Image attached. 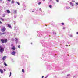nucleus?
Instances as JSON below:
<instances>
[{
    "instance_id": "f257e3e1",
    "label": "nucleus",
    "mask_w": 78,
    "mask_h": 78,
    "mask_svg": "<svg viewBox=\"0 0 78 78\" xmlns=\"http://www.w3.org/2000/svg\"><path fill=\"white\" fill-rule=\"evenodd\" d=\"M4 51V48L3 47L2 48V46L0 45V52L2 53Z\"/></svg>"
},
{
    "instance_id": "f03ea898",
    "label": "nucleus",
    "mask_w": 78,
    "mask_h": 78,
    "mask_svg": "<svg viewBox=\"0 0 78 78\" xmlns=\"http://www.w3.org/2000/svg\"><path fill=\"white\" fill-rule=\"evenodd\" d=\"M0 41L2 43H6L7 42V39L5 40L1 39Z\"/></svg>"
},
{
    "instance_id": "7ed1b4c3",
    "label": "nucleus",
    "mask_w": 78,
    "mask_h": 78,
    "mask_svg": "<svg viewBox=\"0 0 78 78\" xmlns=\"http://www.w3.org/2000/svg\"><path fill=\"white\" fill-rule=\"evenodd\" d=\"M6 30V28L5 27H3L2 29H1V31L2 32H4Z\"/></svg>"
},
{
    "instance_id": "20e7f679",
    "label": "nucleus",
    "mask_w": 78,
    "mask_h": 78,
    "mask_svg": "<svg viewBox=\"0 0 78 78\" xmlns=\"http://www.w3.org/2000/svg\"><path fill=\"white\" fill-rule=\"evenodd\" d=\"M11 49H12V50H16V47L14 46H13V47L11 48Z\"/></svg>"
},
{
    "instance_id": "39448f33",
    "label": "nucleus",
    "mask_w": 78,
    "mask_h": 78,
    "mask_svg": "<svg viewBox=\"0 0 78 78\" xmlns=\"http://www.w3.org/2000/svg\"><path fill=\"white\" fill-rule=\"evenodd\" d=\"M6 56H4L3 57V58H2V60H3V61H5V59H6Z\"/></svg>"
},
{
    "instance_id": "423d86ee",
    "label": "nucleus",
    "mask_w": 78,
    "mask_h": 78,
    "mask_svg": "<svg viewBox=\"0 0 78 78\" xmlns=\"http://www.w3.org/2000/svg\"><path fill=\"white\" fill-rule=\"evenodd\" d=\"M69 4L70 5H71L72 6H74V4H73V3H72V2H70V3H69Z\"/></svg>"
},
{
    "instance_id": "0eeeda50",
    "label": "nucleus",
    "mask_w": 78,
    "mask_h": 78,
    "mask_svg": "<svg viewBox=\"0 0 78 78\" xmlns=\"http://www.w3.org/2000/svg\"><path fill=\"white\" fill-rule=\"evenodd\" d=\"M16 54V52L15 51H13L12 53H11V54L12 55H14Z\"/></svg>"
},
{
    "instance_id": "6e6552de",
    "label": "nucleus",
    "mask_w": 78,
    "mask_h": 78,
    "mask_svg": "<svg viewBox=\"0 0 78 78\" xmlns=\"http://www.w3.org/2000/svg\"><path fill=\"white\" fill-rule=\"evenodd\" d=\"M7 11L8 13H11V12L10 11L8 10H7Z\"/></svg>"
},
{
    "instance_id": "1a4fd4ad",
    "label": "nucleus",
    "mask_w": 78,
    "mask_h": 78,
    "mask_svg": "<svg viewBox=\"0 0 78 78\" xmlns=\"http://www.w3.org/2000/svg\"><path fill=\"white\" fill-rule=\"evenodd\" d=\"M0 20H1L3 22L4 21V19L2 18H0Z\"/></svg>"
},
{
    "instance_id": "9d476101",
    "label": "nucleus",
    "mask_w": 78,
    "mask_h": 78,
    "mask_svg": "<svg viewBox=\"0 0 78 78\" xmlns=\"http://www.w3.org/2000/svg\"><path fill=\"white\" fill-rule=\"evenodd\" d=\"M0 72L1 73H3V70H2V69H0Z\"/></svg>"
},
{
    "instance_id": "9b49d317",
    "label": "nucleus",
    "mask_w": 78,
    "mask_h": 78,
    "mask_svg": "<svg viewBox=\"0 0 78 78\" xmlns=\"http://www.w3.org/2000/svg\"><path fill=\"white\" fill-rule=\"evenodd\" d=\"M8 26L9 28H11L12 27V26L10 24H8Z\"/></svg>"
},
{
    "instance_id": "f8f14e48",
    "label": "nucleus",
    "mask_w": 78,
    "mask_h": 78,
    "mask_svg": "<svg viewBox=\"0 0 78 78\" xmlns=\"http://www.w3.org/2000/svg\"><path fill=\"white\" fill-rule=\"evenodd\" d=\"M17 13V10H14V13Z\"/></svg>"
},
{
    "instance_id": "ddd939ff",
    "label": "nucleus",
    "mask_w": 78,
    "mask_h": 78,
    "mask_svg": "<svg viewBox=\"0 0 78 78\" xmlns=\"http://www.w3.org/2000/svg\"><path fill=\"white\" fill-rule=\"evenodd\" d=\"M4 65L5 66H7V64H6V63L5 62H4Z\"/></svg>"
},
{
    "instance_id": "4468645a",
    "label": "nucleus",
    "mask_w": 78,
    "mask_h": 78,
    "mask_svg": "<svg viewBox=\"0 0 78 78\" xmlns=\"http://www.w3.org/2000/svg\"><path fill=\"white\" fill-rule=\"evenodd\" d=\"M16 3H17L18 4L19 6H20V4L18 2H16Z\"/></svg>"
},
{
    "instance_id": "2eb2a0df",
    "label": "nucleus",
    "mask_w": 78,
    "mask_h": 78,
    "mask_svg": "<svg viewBox=\"0 0 78 78\" xmlns=\"http://www.w3.org/2000/svg\"><path fill=\"white\" fill-rule=\"evenodd\" d=\"M14 3V2L13 1H11V4H12Z\"/></svg>"
},
{
    "instance_id": "dca6fc26",
    "label": "nucleus",
    "mask_w": 78,
    "mask_h": 78,
    "mask_svg": "<svg viewBox=\"0 0 78 78\" xmlns=\"http://www.w3.org/2000/svg\"><path fill=\"white\" fill-rule=\"evenodd\" d=\"M11 75H12V72H11L10 73L9 77H10Z\"/></svg>"
},
{
    "instance_id": "f3484780",
    "label": "nucleus",
    "mask_w": 78,
    "mask_h": 78,
    "mask_svg": "<svg viewBox=\"0 0 78 78\" xmlns=\"http://www.w3.org/2000/svg\"><path fill=\"white\" fill-rule=\"evenodd\" d=\"M49 8H51L52 7V6L51 5H49Z\"/></svg>"
},
{
    "instance_id": "a211bd4d",
    "label": "nucleus",
    "mask_w": 78,
    "mask_h": 78,
    "mask_svg": "<svg viewBox=\"0 0 78 78\" xmlns=\"http://www.w3.org/2000/svg\"><path fill=\"white\" fill-rule=\"evenodd\" d=\"M22 72L24 73V72H25L24 69H22Z\"/></svg>"
},
{
    "instance_id": "6ab92c4d",
    "label": "nucleus",
    "mask_w": 78,
    "mask_h": 78,
    "mask_svg": "<svg viewBox=\"0 0 78 78\" xmlns=\"http://www.w3.org/2000/svg\"><path fill=\"white\" fill-rule=\"evenodd\" d=\"M61 24H62V25H64V23H62Z\"/></svg>"
},
{
    "instance_id": "aec40b11",
    "label": "nucleus",
    "mask_w": 78,
    "mask_h": 78,
    "mask_svg": "<svg viewBox=\"0 0 78 78\" xmlns=\"http://www.w3.org/2000/svg\"><path fill=\"white\" fill-rule=\"evenodd\" d=\"M11 47H12V46L13 47L14 46H13V44H11Z\"/></svg>"
},
{
    "instance_id": "412c9836",
    "label": "nucleus",
    "mask_w": 78,
    "mask_h": 78,
    "mask_svg": "<svg viewBox=\"0 0 78 78\" xmlns=\"http://www.w3.org/2000/svg\"><path fill=\"white\" fill-rule=\"evenodd\" d=\"M76 4L77 5H78V3L77 2V3H76Z\"/></svg>"
},
{
    "instance_id": "4be33fe9",
    "label": "nucleus",
    "mask_w": 78,
    "mask_h": 78,
    "mask_svg": "<svg viewBox=\"0 0 78 78\" xmlns=\"http://www.w3.org/2000/svg\"><path fill=\"white\" fill-rule=\"evenodd\" d=\"M5 16V15H4L3 16H2V17H4Z\"/></svg>"
},
{
    "instance_id": "5701e85b",
    "label": "nucleus",
    "mask_w": 78,
    "mask_h": 78,
    "mask_svg": "<svg viewBox=\"0 0 78 78\" xmlns=\"http://www.w3.org/2000/svg\"><path fill=\"white\" fill-rule=\"evenodd\" d=\"M41 4V2H40L38 3V5H40Z\"/></svg>"
},
{
    "instance_id": "b1692460",
    "label": "nucleus",
    "mask_w": 78,
    "mask_h": 78,
    "mask_svg": "<svg viewBox=\"0 0 78 78\" xmlns=\"http://www.w3.org/2000/svg\"><path fill=\"white\" fill-rule=\"evenodd\" d=\"M2 22L0 20V24H2Z\"/></svg>"
},
{
    "instance_id": "393cba45",
    "label": "nucleus",
    "mask_w": 78,
    "mask_h": 78,
    "mask_svg": "<svg viewBox=\"0 0 78 78\" xmlns=\"http://www.w3.org/2000/svg\"><path fill=\"white\" fill-rule=\"evenodd\" d=\"M56 1L58 2H59V0H56Z\"/></svg>"
},
{
    "instance_id": "a878e982",
    "label": "nucleus",
    "mask_w": 78,
    "mask_h": 78,
    "mask_svg": "<svg viewBox=\"0 0 78 78\" xmlns=\"http://www.w3.org/2000/svg\"><path fill=\"white\" fill-rule=\"evenodd\" d=\"M20 45H19V46H18V48H20Z\"/></svg>"
},
{
    "instance_id": "bb28decb",
    "label": "nucleus",
    "mask_w": 78,
    "mask_h": 78,
    "mask_svg": "<svg viewBox=\"0 0 78 78\" xmlns=\"http://www.w3.org/2000/svg\"><path fill=\"white\" fill-rule=\"evenodd\" d=\"M5 34V33L4 32V33H2V34Z\"/></svg>"
},
{
    "instance_id": "cd10ccee",
    "label": "nucleus",
    "mask_w": 78,
    "mask_h": 78,
    "mask_svg": "<svg viewBox=\"0 0 78 78\" xmlns=\"http://www.w3.org/2000/svg\"><path fill=\"white\" fill-rule=\"evenodd\" d=\"M8 1L10 2L11 1V0H7Z\"/></svg>"
},
{
    "instance_id": "c85d7f7f",
    "label": "nucleus",
    "mask_w": 78,
    "mask_h": 78,
    "mask_svg": "<svg viewBox=\"0 0 78 78\" xmlns=\"http://www.w3.org/2000/svg\"><path fill=\"white\" fill-rule=\"evenodd\" d=\"M49 1H50V2H51V1H52V0H49Z\"/></svg>"
},
{
    "instance_id": "c756f323",
    "label": "nucleus",
    "mask_w": 78,
    "mask_h": 78,
    "mask_svg": "<svg viewBox=\"0 0 78 78\" xmlns=\"http://www.w3.org/2000/svg\"><path fill=\"white\" fill-rule=\"evenodd\" d=\"M42 78H44V76H42Z\"/></svg>"
},
{
    "instance_id": "7c9ffc66",
    "label": "nucleus",
    "mask_w": 78,
    "mask_h": 78,
    "mask_svg": "<svg viewBox=\"0 0 78 78\" xmlns=\"http://www.w3.org/2000/svg\"><path fill=\"white\" fill-rule=\"evenodd\" d=\"M76 34H78V32H77Z\"/></svg>"
},
{
    "instance_id": "2f4dec72",
    "label": "nucleus",
    "mask_w": 78,
    "mask_h": 78,
    "mask_svg": "<svg viewBox=\"0 0 78 78\" xmlns=\"http://www.w3.org/2000/svg\"><path fill=\"white\" fill-rule=\"evenodd\" d=\"M40 10L41 11V9H40Z\"/></svg>"
},
{
    "instance_id": "473e14b6",
    "label": "nucleus",
    "mask_w": 78,
    "mask_h": 78,
    "mask_svg": "<svg viewBox=\"0 0 78 78\" xmlns=\"http://www.w3.org/2000/svg\"><path fill=\"white\" fill-rule=\"evenodd\" d=\"M65 29V28H64V27H63V29Z\"/></svg>"
},
{
    "instance_id": "72a5a7b5",
    "label": "nucleus",
    "mask_w": 78,
    "mask_h": 78,
    "mask_svg": "<svg viewBox=\"0 0 78 78\" xmlns=\"http://www.w3.org/2000/svg\"><path fill=\"white\" fill-rule=\"evenodd\" d=\"M45 26H47V25H45Z\"/></svg>"
},
{
    "instance_id": "f704fd0d",
    "label": "nucleus",
    "mask_w": 78,
    "mask_h": 78,
    "mask_svg": "<svg viewBox=\"0 0 78 78\" xmlns=\"http://www.w3.org/2000/svg\"><path fill=\"white\" fill-rule=\"evenodd\" d=\"M43 1H45V0H43Z\"/></svg>"
},
{
    "instance_id": "c9c22d12",
    "label": "nucleus",
    "mask_w": 78,
    "mask_h": 78,
    "mask_svg": "<svg viewBox=\"0 0 78 78\" xmlns=\"http://www.w3.org/2000/svg\"><path fill=\"white\" fill-rule=\"evenodd\" d=\"M16 41H17V39H16Z\"/></svg>"
},
{
    "instance_id": "e433bc0d",
    "label": "nucleus",
    "mask_w": 78,
    "mask_h": 78,
    "mask_svg": "<svg viewBox=\"0 0 78 78\" xmlns=\"http://www.w3.org/2000/svg\"><path fill=\"white\" fill-rule=\"evenodd\" d=\"M4 70L5 71V69H4Z\"/></svg>"
},
{
    "instance_id": "4c0bfd02",
    "label": "nucleus",
    "mask_w": 78,
    "mask_h": 78,
    "mask_svg": "<svg viewBox=\"0 0 78 78\" xmlns=\"http://www.w3.org/2000/svg\"><path fill=\"white\" fill-rule=\"evenodd\" d=\"M3 1V0H0V1Z\"/></svg>"
},
{
    "instance_id": "58836bf2",
    "label": "nucleus",
    "mask_w": 78,
    "mask_h": 78,
    "mask_svg": "<svg viewBox=\"0 0 78 78\" xmlns=\"http://www.w3.org/2000/svg\"><path fill=\"white\" fill-rule=\"evenodd\" d=\"M69 76V75H67V76Z\"/></svg>"
},
{
    "instance_id": "ea45409f",
    "label": "nucleus",
    "mask_w": 78,
    "mask_h": 78,
    "mask_svg": "<svg viewBox=\"0 0 78 78\" xmlns=\"http://www.w3.org/2000/svg\"><path fill=\"white\" fill-rule=\"evenodd\" d=\"M68 56H69V54H68Z\"/></svg>"
},
{
    "instance_id": "a19ab883",
    "label": "nucleus",
    "mask_w": 78,
    "mask_h": 78,
    "mask_svg": "<svg viewBox=\"0 0 78 78\" xmlns=\"http://www.w3.org/2000/svg\"><path fill=\"white\" fill-rule=\"evenodd\" d=\"M47 77H45V78H46Z\"/></svg>"
},
{
    "instance_id": "79ce46f5",
    "label": "nucleus",
    "mask_w": 78,
    "mask_h": 78,
    "mask_svg": "<svg viewBox=\"0 0 78 78\" xmlns=\"http://www.w3.org/2000/svg\"><path fill=\"white\" fill-rule=\"evenodd\" d=\"M34 12V11H33V12Z\"/></svg>"
},
{
    "instance_id": "37998d69",
    "label": "nucleus",
    "mask_w": 78,
    "mask_h": 78,
    "mask_svg": "<svg viewBox=\"0 0 78 78\" xmlns=\"http://www.w3.org/2000/svg\"><path fill=\"white\" fill-rule=\"evenodd\" d=\"M49 37H50V36H49Z\"/></svg>"
},
{
    "instance_id": "c03bdc74",
    "label": "nucleus",
    "mask_w": 78,
    "mask_h": 78,
    "mask_svg": "<svg viewBox=\"0 0 78 78\" xmlns=\"http://www.w3.org/2000/svg\"><path fill=\"white\" fill-rule=\"evenodd\" d=\"M31 44H32V43H31Z\"/></svg>"
}]
</instances>
